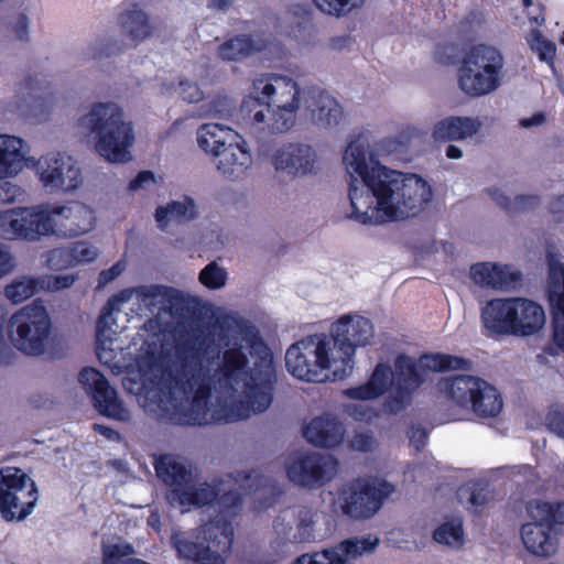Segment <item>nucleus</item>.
<instances>
[{
	"mask_svg": "<svg viewBox=\"0 0 564 564\" xmlns=\"http://www.w3.org/2000/svg\"><path fill=\"white\" fill-rule=\"evenodd\" d=\"M34 169L40 183L50 193L75 191L83 182L80 169L70 156L59 152L42 155Z\"/></svg>",
	"mask_w": 564,
	"mask_h": 564,
	"instance_id": "6ab92c4d",
	"label": "nucleus"
},
{
	"mask_svg": "<svg viewBox=\"0 0 564 564\" xmlns=\"http://www.w3.org/2000/svg\"><path fill=\"white\" fill-rule=\"evenodd\" d=\"M481 322L488 335L527 337L542 329L545 313L532 300L492 299L481 310Z\"/></svg>",
	"mask_w": 564,
	"mask_h": 564,
	"instance_id": "423d86ee",
	"label": "nucleus"
},
{
	"mask_svg": "<svg viewBox=\"0 0 564 564\" xmlns=\"http://www.w3.org/2000/svg\"><path fill=\"white\" fill-rule=\"evenodd\" d=\"M202 533L206 544L194 542L181 532L172 535L171 542L178 557L199 564H224L234 542L231 522L216 517L204 524Z\"/></svg>",
	"mask_w": 564,
	"mask_h": 564,
	"instance_id": "9b49d317",
	"label": "nucleus"
},
{
	"mask_svg": "<svg viewBox=\"0 0 564 564\" xmlns=\"http://www.w3.org/2000/svg\"><path fill=\"white\" fill-rule=\"evenodd\" d=\"M316 513L308 507H302L297 513V529L294 538L299 542H308L314 539V524Z\"/></svg>",
	"mask_w": 564,
	"mask_h": 564,
	"instance_id": "c03bdc74",
	"label": "nucleus"
},
{
	"mask_svg": "<svg viewBox=\"0 0 564 564\" xmlns=\"http://www.w3.org/2000/svg\"><path fill=\"white\" fill-rule=\"evenodd\" d=\"M550 212L553 215L564 214V194L555 197L550 204Z\"/></svg>",
	"mask_w": 564,
	"mask_h": 564,
	"instance_id": "338daca9",
	"label": "nucleus"
},
{
	"mask_svg": "<svg viewBox=\"0 0 564 564\" xmlns=\"http://www.w3.org/2000/svg\"><path fill=\"white\" fill-rule=\"evenodd\" d=\"M23 144L21 138L0 134V178L14 176L20 172L24 159Z\"/></svg>",
	"mask_w": 564,
	"mask_h": 564,
	"instance_id": "473e14b6",
	"label": "nucleus"
},
{
	"mask_svg": "<svg viewBox=\"0 0 564 564\" xmlns=\"http://www.w3.org/2000/svg\"><path fill=\"white\" fill-rule=\"evenodd\" d=\"M14 359L15 352L4 338V318L0 315V365H11Z\"/></svg>",
	"mask_w": 564,
	"mask_h": 564,
	"instance_id": "864d4df0",
	"label": "nucleus"
},
{
	"mask_svg": "<svg viewBox=\"0 0 564 564\" xmlns=\"http://www.w3.org/2000/svg\"><path fill=\"white\" fill-rule=\"evenodd\" d=\"M308 443L322 448H333L343 442L341 424L334 417H314L303 430Z\"/></svg>",
	"mask_w": 564,
	"mask_h": 564,
	"instance_id": "bb28decb",
	"label": "nucleus"
},
{
	"mask_svg": "<svg viewBox=\"0 0 564 564\" xmlns=\"http://www.w3.org/2000/svg\"><path fill=\"white\" fill-rule=\"evenodd\" d=\"M388 481H370L357 478L338 490L341 512L351 519H369L381 508L382 502L392 492Z\"/></svg>",
	"mask_w": 564,
	"mask_h": 564,
	"instance_id": "f3484780",
	"label": "nucleus"
},
{
	"mask_svg": "<svg viewBox=\"0 0 564 564\" xmlns=\"http://www.w3.org/2000/svg\"><path fill=\"white\" fill-rule=\"evenodd\" d=\"M95 212L80 202L40 204L0 212V237L37 241L42 237L75 238L89 232Z\"/></svg>",
	"mask_w": 564,
	"mask_h": 564,
	"instance_id": "7ed1b4c3",
	"label": "nucleus"
},
{
	"mask_svg": "<svg viewBox=\"0 0 564 564\" xmlns=\"http://www.w3.org/2000/svg\"><path fill=\"white\" fill-rule=\"evenodd\" d=\"M199 282L210 289L217 290L223 288L227 281V272L225 269L219 267L215 261L208 263L200 272H199Z\"/></svg>",
	"mask_w": 564,
	"mask_h": 564,
	"instance_id": "a18cd8bd",
	"label": "nucleus"
},
{
	"mask_svg": "<svg viewBox=\"0 0 564 564\" xmlns=\"http://www.w3.org/2000/svg\"><path fill=\"white\" fill-rule=\"evenodd\" d=\"M352 447L360 452H368L372 448L373 437L369 433H357L352 441Z\"/></svg>",
	"mask_w": 564,
	"mask_h": 564,
	"instance_id": "bf43d9fd",
	"label": "nucleus"
},
{
	"mask_svg": "<svg viewBox=\"0 0 564 564\" xmlns=\"http://www.w3.org/2000/svg\"><path fill=\"white\" fill-rule=\"evenodd\" d=\"M349 176L348 217L361 225L377 226L417 216L431 200L432 189L416 174L390 170L368 153L361 135L351 140L343 155Z\"/></svg>",
	"mask_w": 564,
	"mask_h": 564,
	"instance_id": "f03ea898",
	"label": "nucleus"
},
{
	"mask_svg": "<svg viewBox=\"0 0 564 564\" xmlns=\"http://www.w3.org/2000/svg\"><path fill=\"white\" fill-rule=\"evenodd\" d=\"M263 45L250 34H239L223 42L218 46V56L223 61L239 62L256 52H261Z\"/></svg>",
	"mask_w": 564,
	"mask_h": 564,
	"instance_id": "f704fd0d",
	"label": "nucleus"
},
{
	"mask_svg": "<svg viewBox=\"0 0 564 564\" xmlns=\"http://www.w3.org/2000/svg\"><path fill=\"white\" fill-rule=\"evenodd\" d=\"M303 102L311 121L317 127H335L343 117L340 104L333 96L318 87H310L304 90Z\"/></svg>",
	"mask_w": 564,
	"mask_h": 564,
	"instance_id": "4be33fe9",
	"label": "nucleus"
},
{
	"mask_svg": "<svg viewBox=\"0 0 564 564\" xmlns=\"http://www.w3.org/2000/svg\"><path fill=\"white\" fill-rule=\"evenodd\" d=\"M340 554L335 549L315 552L313 554H303L299 556L292 564H347V557H357L362 555L358 538H350L340 543Z\"/></svg>",
	"mask_w": 564,
	"mask_h": 564,
	"instance_id": "2f4dec72",
	"label": "nucleus"
},
{
	"mask_svg": "<svg viewBox=\"0 0 564 564\" xmlns=\"http://www.w3.org/2000/svg\"><path fill=\"white\" fill-rule=\"evenodd\" d=\"M437 388L457 406L470 410L478 419L497 417L503 406L500 392L488 381L470 375L443 378Z\"/></svg>",
	"mask_w": 564,
	"mask_h": 564,
	"instance_id": "9d476101",
	"label": "nucleus"
},
{
	"mask_svg": "<svg viewBox=\"0 0 564 564\" xmlns=\"http://www.w3.org/2000/svg\"><path fill=\"white\" fill-rule=\"evenodd\" d=\"M78 381L90 393L94 405L101 415L119 421L129 419V412L119 400L117 391L99 370L91 367L83 368Z\"/></svg>",
	"mask_w": 564,
	"mask_h": 564,
	"instance_id": "aec40b11",
	"label": "nucleus"
},
{
	"mask_svg": "<svg viewBox=\"0 0 564 564\" xmlns=\"http://www.w3.org/2000/svg\"><path fill=\"white\" fill-rule=\"evenodd\" d=\"M253 366L240 344L225 349L221 361L210 375L204 365L210 340L203 332L178 333L175 340L173 367L163 370L161 378L139 388L138 400L159 423L172 425H204L208 422L213 386L221 393L238 392L243 380L248 408L264 412L272 403L276 382L273 354L258 332L246 338Z\"/></svg>",
	"mask_w": 564,
	"mask_h": 564,
	"instance_id": "f257e3e1",
	"label": "nucleus"
},
{
	"mask_svg": "<svg viewBox=\"0 0 564 564\" xmlns=\"http://www.w3.org/2000/svg\"><path fill=\"white\" fill-rule=\"evenodd\" d=\"M256 96L243 98L239 112L243 119L262 123L272 107L300 106V89L292 78L264 74L253 80Z\"/></svg>",
	"mask_w": 564,
	"mask_h": 564,
	"instance_id": "ddd939ff",
	"label": "nucleus"
},
{
	"mask_svg": "<svg viewBox=\"0 0 564 564\" xmlns=\"http://www.w3.org/2000/svg\"><path fill=\"white\" fill-rule=\"evenodd\" d=\"M466 491L469 494L468 508L473 513L480 516L487 505L495 499V489L485 480L474 481Z\"/></svg>",
	"mask_w": 564,
	"mask_h": 564,
	"instance_id": "ea45409f",
	"label": "nucleus"
},
{
	"mask_svg": "<svg viewBox=\"0 0 564 564\" xmlns=\"http://www.w3.org/2000/svg\"><path fill=\"white\" fill-rule=\"evenodd\" d=\"M358 543L360 545V550L364 553H370L375 551L377 545L379 544L378 538H371V535L364 536L361 539H358Z\"/></svg>",
	"mask_w": 564,
	"mask_h": 564,
	"instance_id": "0e129e2a",
	"label": "nucleus"
},
{
	"mask_svg": "<svg viewBox=\"0 0 564 564\" xmlns=\"http://www.w3.org/2000/svg\"><path fill=\"white\" fill-rule=\"evenodd\" d=\"M300 106L272 107L268 112L271 113V123L269 128L273 132L289 131L295 123V112Z\"/></svg>",
	"mask_w": 564,
	"mask_h": 564,
	"instance_id": "37998d69",
	"label": "nucleus"
},
{
	"mask_svg": "<svg viewBox=\"0 0 564 564\" xmlns=\"http://www.w3.org/2000/svg\"><path fill=\"white\" fill-rule=\"evenodd\" d=\"M235 480L241 482V488L248 492H256L264 481V478L257 470L251 469L237 471Z\"/></svg>",
	"mask_w": 564,
	"mask_h": 564,
	"instance_id": "8fccbe9b",
	"label": "nucleus"
},
{
	"mask_svg": "<svg viewBox=\"0 0 564 564\" xmlns=\"http://www.w3.org/2000/svg\"><path fill=\"white\" fill-rule=\"evenodd\" d=\"M545 117L542 112L534 113L530 118H523L520 121V126L523 128H530L533 126L541 124L544 121Z\"/></svg>",
	"mask_w": 564,
	"mask_h": 564,
	"instance_id": "69168bd1",
	"label": "nucleus"
},
{
	"mask_svg": "<svg viewBox=\"0 0 564 564\" xmlns=\"http://www.w3.org/2000/svg\"><path fill=\"white\" fill-rule=\"evenodd\" d=\"M549 301L553 307V341L564 351V264L550 261Z\"/></svg>",
	"mask_w": 564,
	"mask_h": 564,
	"instance_id": "b1692460",
	"label": "nucleus"
},
{
	"mask_svg": "<svg viewBox=\"0 0 564 564\" xmlns=\"http://www.w3.org/2000/svg\"><path fill=\"white\" fill-rule=\"evenodd\" d=\"M393 370L390 365L379 362L368 381L358 387L345 390V394L354 400H373L383 395L393 383Z\"/></svg>",
	"mask_w": 564,
	"mask_h": 564,
	"instance_id": "c85d7f7f",
	"label": "nucleus"
},
{
	"mask_svg": "<svg viewBox=\"0 0 564 564\" xmlns=\"http://www.w3.org/2000/svg\"><path fill=\"white\" fill-rule=\"evenodd\" d=\"M48 85H44L37 77H28L20 84V93L26 96L31 102V107L50 106L52 96L48 93Z\"/></svg>",
	"mask_w": 564,
	"mask_h": 564,
	"instance_id": "a19ab883",
	"label": "nucleus"
},
{
	"mask_svg": "<svg viewBox=\"0 0 564 564\" xmlns=\"http://www.w3.org/2000/svg\"><path fill=\"white\" fill-rule=\"evenodd\" d=\"M37 499L35 481L21 468H0V516L4 521L26 519L33 512Z\"/></svg>",
	"mask_w": 564,
	"mask_h": 564,
	"instance_id": "2eb2a0df",
	"label": "nucleus"
},
{
	"mask_svg": "<svg viewBox=\"0 0 564 564\" xmlns=\"http://www.w3.org/2000/svg\"><path fill=\"white\" fill-rule=\"evenodd\" d=\"M351 0H313L316 8L322 12L339 17L350 10Z\"/></svg>",
	"mask_w": 564,
	"mask_h": 564,
	"instance_id": "3c124183",
	"label": "nucleus"
},
{
	"mask_svg": "<svg viewBox=\"0 0 564 564\" xmlns=\"http://www.w3.org/2000/svg\"><path fill=\"white\" fill-rule=\"evenodd\" d=\"M155 182V176L152 171H141L137 174V176L130 181L129 189L134 192L140 188H144L147 184H152Z\"/></svg>",
	"mask_w": 564,
	"mask_h": 564,
	"instance_id": "13d9d810",
	"label": "nucleus"
},
{
	"mask_svg": "<svg viewBox=\"0 0 564 564\" xmlns=\"http://www.w3.org/2000/svg\"><path fill=\"white\" fill-rule=\"evenodd\" d=\"M489 196L506 212L520 213L534 208L540 198L535 195H518L514 199L506 196L499 188H489Z\"/></svg>",
	"mask_w": 564,
	"mask_h": 564,
	"instance_id": "4c0bfd02",
	"label": "nucleus"
},
{
	"mask_svg": "<svg viewBox=\"0 0 564 564\" xmlns=\"http://www.w3.org/2000/svg\"><path fill=\"white\" fill-rule=\"evenodd\" d=\"M6 328L14 348L26 356L39 357L46 350L52 322L46 307L36 300L13 313Z\"/></svg>",
	"mask_w": 564,
	"mask_h": 564,
	"instance_id": "f8f14e48",
	"label": "nucleus"
},
{
	"mask_svg": "<svg viewBox=\"0 0 564 564\" xmlns=\"http://www.w3.org/2000/svg\"><path fill=\"white\" fill-rule=\"evenodd\" d=\"M216 167L218 172L226 178L238 180L251 164V155L249 151L235 141H229L219 151H215Z\"/></svg>",
	"mask_w": 564,
	"mask_h": 564,
	"instance_id": "393cba45",
	"label": "nucleus"
},
{
	"mask_svg": "<svg viewBox=\"0 0 564 564\" xmlns=\"http://www.w3.org/2000/svg\"><path fill=\"white\" fill-rule=\"evenodd\" d=\"M197 217L196 205L193 198L186 196L183 202L173 200L166 206H159L155 212V220L160 227H165L171 219L176 221H189Z\"/></svg>",
	"mask_w": 564,
	"mask_h": 564,
	"instance_id": "c9c22d12",
	"label": "nucleus"
},
{
	"mask_svg": "<svg viewBox=\"0 0 564 564\" xmlns=\"http://www.w3.org/2000/svg\"><path fill=\"white\" fill-rule=\"evenodd\" d=\"M118 15V24L124 35L135 44L144 41L152 34L149 15L137 2L124 1Z\"/></svg>",
	"mask_w": 564,
	"mask_h": 564,
	"instance_id": "a878e982",
	"label": "nucleus"
},
{
	"mask_svg": "<svg viewBox=\"0 0 564 564\" xmlns=\"http://www.w3.org/2000/svg\"><path fill=\"white\" fill-rule=\"evenodd\" d=\"M135 293L141 303L147 306L151 313L155 308L158 311L166 310L170 311H182L184 307V297L181 292L174 288L166 285H144L135 289Z\"/></svg>",
	"mask_w": 564,
	"mask_h": 564,
	"instance_id": "cd10ccee",
	"label": "nucleus"
},
{
	"mask_svg": "<svg viewBox=\"0 0 564 564\" xmlns=\"http://www.w3.org/2000/svg\"><path fill=\"white\" fill-rule=\"evenodd\" d=\"M505 59L501 52L487 44L474 45L457 69L460 90L469 97H481L496 90L501 83Z\"/></svg>",
	"mask_w": 564,
	"mask_h": 564,
	"instance_id": "1a4fd4ad",
	"label": "nucleus"
},
{
	"mask_svg": "<svg viewBox=\"0 0 564 564\" xmlns=\"http://www.w3.org/2000/svg\"><path fill=\"white\" fill-rule=\"evenodd\" d=\"M546 422L551 431L564 437V410L550 411L546 416Z\"/></svg>",
	"mask_w": 564,
	"mask_h": 564,
	"instance_id": "4d7b16f0",
	"label": "nucleus"
},
{
	"mask_svg": "<svg viewBox=\"0 0 564 564\" xmlns=\"http://www.w3.org/2000/svg\"><path fill=\"white\" fill-rule=\"evenodd\" d=\"M119 274H120V269H119V263H117L107 270H102L99 273V283L106 284V283L112 281L113 279H116Z\"/></svg>",
	"mask_w": 564,
	"mask_h": 564,
	"instance_id": "e2e57ef3",
	"label": "nucleus"
},
{
	"mask_svg": "<svg viewBox=\"0 0 564 564\" xmlns=\"http://www.w3.org/2000/svg\"><path fill=\"white\" fill-rule=\"evenodd\" d=\"M97 249L86 241L74 243L70 250L54 249L48 256V264L51 268H57V262L72 258L76 262L88 263L97 258Z\"/></svg>",
	"mask_w": 564,
	"mask_h": 564,
	"instance_id": "e433bc0d",
	"label": "nucleus"
},
{
	"mask_svg": "<svg viewBox=\"0 0 564 564\" xmlns=\"http://www.w3.org/2000/svg\"><path fill=\"white\" fill-rule=\"evenodd\" d=\"M338 460L333 455L302 453L293 457L285 467L291 482L306 489H318L337 474Z\"/></svg>",
	"mask_w": 564,
	"mask_h": 564,
	"instance_id": "a211bd4d",
	"label": "nucleus"
},
{
	"mask_svg": "<svg viewBox=\"0 0 564 564\" xmlns=\"http://www.w3.org/2000/svg\"><path fill=\"white\" fill-rule=\"evenodd\" d=\"M433 539L437 543L446 545L462 544L464 542L463 527L460 523H443L434 531Z\"/></svg>",
	"mask_w": 564,
	"mask_h": 564,
	"instance_id": "49530a36",
	"label": "nucleus"
},
{
	"mask_svg": "<svg viewBox=\"0 0 564 564\" xmlns=\"http://www.w3.org/2000/svg\"><path fill=\"white\" fill-rule=\"evenodd\" d=\"M525 509L533 520L521 527V539L525 549L538 556L554 554L557 540L551 532L555 524H564V502L533 499L527 503Z\"/></svg>",
	"mask_w": 564,
	"mask_h": 564,
	"instance_id": "4468645a",
	"label": "nucleus"
},
{
	"mask_svg": "<svg viewBox=\"0 0 564 564\" xmlns=\"http://www.w3.org/2000/svg\"><path fill=\"white\" fill-rule=\"evenodd\" d=\"M480 127L477 118L451 116L435 123L432 137L436 142L464 140L476 134Z\"/></svg>",
	"mask_w": 564,
	"mask_h": 564,
	"instance_id": "c756f323",
	"label": "nucleus"
},
{
	"mask_svg": "<svg viewBox=\"0 0 564 564\" xmlns=\"http://www.w3.org/2000/svg\"><path fill=\"white\" fill-rule=\"evenodd\" d=\"M471 365L473 362L469 359L444 352L423 354L419 365L411 356L401 354L394 360L397 395L390 399L387 405L393 413L404 409L405 399H409L424 382L420 368L434 372H445L449 370H470Z\"/></svg>",
	"mask_w": 564,
	"mask_h": 564,
	"instance_id": "0eeeda50",
	"label": "nucleus"
},
{
	"mask_svg": "<svg viewBox=\"0 0 564 564\" xmlns=\"http://www.w3.org/2000/svg\"><path fill=\"white\" fill-rule=\"evenodd\" d=\"M78 123L96 134V150L107 161L123 163L131 159L129 148L134 140L133 128L123 120V111L117 104H95Z\"/></svg>",
	"mask_w": 564,
	"mask_h": 564,
	"instance_id": "39448f33",
	"label": "nucleus"
},
{
	"mask_svg": "<svg viewBox=\"0 0 564 564\" xmlns=\"http://www.w3.org/2000/svg\"><path fill=\"white\" fill-rule=\"evenodd\" d=\"M154 467L158 477L170 488V500L181 507L199 508L217 502L221 509L231 511L241 505L242 497L237 490L220 495L218 488L207 482L197 487L192 470L171 456H161Z\"/></svg>",
	"mask_w": 564,
	"mask_h": 564,
	"instance_id": "20e7f679",
	"label": "nucleus"
},
{
	"mask_svg": "<svg viewBox=\"0 0 564 564\" xmlns=\"http://www.w3.org/2000/svg\"><path fill=\"white\" fill-rule=\"evenodd\" d=\"M528 43L541 62H545L551 68H554L556 45L553 41L545 39L541 31L534 29Z\"/></svg>",
	"mask_w": 564,
	"mask_h": 564,
	"instance_id": "79ce46f5",
	"label": "nucleus"
},
{
	"mask_svg": "<svg viewBox=\"0 0 564 564\" xmlns=\"http://www.w3.org/2000/svg\"><path fill=\"white\" fill-rule=\"evenodd\" d=\"M13 31L15 36L21 41L28 40L29 34V19L25 14L21 13L18 15L17 21L13 26Z\"/></svg>",
	"mask_w": 564,
	"mask_h": 564,
	"instance_id": "052dcab7",
	"label": "nucleus"
},
{
	"mask_svg": "<svg viewBox=\"0 0 564 564\" xmlns=\"http://www.w3.org/2000/svg\"><path fill=\"white\" fill-rule=\"evenodd\" d=\"M42 279V290L61 291L70 288L77 279L75 274L44 275Z\"/></svg>",
	"mask_w": 564,
	"mask_h": 564,
	"instance_id": "09e8293b",
	"label": "nucleus"
},
{
	"mask_svg": "<svg viewBox=\"0 0 564 564\" xmlns=\"http://www.w3.org/2000/svg\"><path fill=\"white\" fill-rule=\"evenodd\" d=\"M20 194V187L10 181L0 178V204L13 203Z\"/></svg>",
	"mask_w": 564,
	"mask_h": 564,
	"instance_id": "5fc2aeb1",
	"label": "nucleus"
},
{
	"mask_svg": "<svg viewBox=\"0 0 564 564\" xmlns=\"http://www.w3.org/2000/svg\"><path fill=\"white\" fill-rule=\"evenodd\" d=\"M332 348L337 347L339 366H335L333 380H344L352 371L356 348L367 346L373 337V325L362 316H341L332 325Z\"/></svg>",
	"mask_w": 564,
	"mask_h": 564,
	"instance_id": "dca6fc26",
	"label": "nucleus"
},
{
	"mask_svg": "<svg viewBox=\"0 0 564 564\" xmlns=\"http://www.w3.org/2000/svg\"><path fill=\"white\" fill-rule=\"evenodd\" d=\"M445 154L448 159L455 160V159H460L463 156V151L457 145L448 144L446 148Z\"/></svg>",
	"mask_w": 564,
	"mask_h": 564,
	"instance_id": "774afa93",
	"label": "nucleus"
},
{
	"mask_svg": "<svg viewBox=\"0 0 564 564\" xmlns=\"http://www.w3.org/2000/svg\"><path fill=\"white\" fill-rule=\"evenodd\" d=\"M332 340L324 333L308 335L293 343L285 352L288 371L306 382L333 380L337 357L332 356Z\"/></svg>",
	"mask_w": 564,
	"mask_h": 564,
	"instance_id": "6e6552de",
	"label": "nucleus"
},
{
	"mask_svg": "<svg viewBox=\"0 0 564 564\" xmlns=\"http://www.w3.org/2000/svg\"><path fill=\"white\" fill-rule=\"evenodd\" d=\"M133 553L134 547L128 542L122 544H104L101 564H118L121 557L129 556Z\"/></svg>",
	"mask_w": 564,
	"mask_h": 564,
	"instance_id": "de8ad7c7",
	"label": "nucleus"
},
{
	"mask_svg": "<svg viewBox=\"0 0 564 564\" xmlns=\"http://www.w3.org/2000/svg\"><path fill=\"white\" fill-rule=\"evenodd\" d=\"M315 156L311 145L288 143L278 149L273 164L276 171L285 172L288 175H306L313 170Z\"/></svg>",
	"mask_w": 564,
	"mask_h": 564,
	"instance_id": "5701e85b",
	"label": "nucleus"
},
{
	"mask_svg": "<svg viewBox=\"0 0 564 564\" xmlns=\"http://www.w3.org/2000/svg\"><path fill=\"white\" fill-rule=\"evenodd\" d=\"M470 276L475 283L492 289H508L520 280L519 272H510L507 267L490 262L473 264Z\"/></svg>",
	"mask_w": 564,
	"mask_h": 564,
	"instance_id": "7c9ffc66",
	"label": "nucleus"
},
{
	"mask_svg": "<svg viewBox=\"0 0 564 564\" xmlns=\"http://www.w3.org/2000/svg\"><path fill=\"white\" fill-rule=\"evenodd\" d=\"M240 135L231 128L219 123H204L197 130V142L199 148L210 154L219 151L229 141H235Z\"/></svg>",
	"mask_w": 564,
	"mask_h": 564,
	"instance_id": "72a5a7b5",
	"label": "nucleus"
},
{
	"mask_svg": "<svg viewBox=\"0 0 564 564\" xmlns=\"http://www.w3.org/2000/svg\"><path fill=\"white\" fill-rule=\"evenodd\" d=\"M42 290L41 278L23 276L4 289V294L12 303H21Z\"/></svg>",
	"mask_w": 564,
	"mask_h": 564,
	"instance_id": "58836bf2",
	"label": "nucleus"
},
{
	"mask_svg": "<svg viewBox=\"0 0 564 564\" xmlns=\"http://www.w3.org/2000/svg\"><path fill=\"white\" fill-rule=\"evenodd\" d=\"M180 95L183 100L191 104L198 102L204 98V93L200 90L198 85L189 82L180 83Z\"/></svg>",
	"mask_w": 564,
	"mask_h": 564,
	"instance_id": "603ef678",
	"label": "nucleus"
},
{
	"mask_svg": "<svg viewBox=\"0 0 564 564\" xmlns=\"http://www.w3.org/2000/svg\"><path fill=\"white\" fill-rule=\"evenodd\" d=\"M408 436L416 451H421L426 445L429 438L426 430L421 425H411Z\"/></svg>",
	"mask_w": 564,
	"mask_h": 564,
	"instance_id": "6e6d98bb",
	"label": "nucleus"
},
{
	"mask_svg": "<svg viewBox=\"0 0 564 564\" xmlns=\"http://www.w3.org/2000/svg\"><path fill=\"white\" fill-rule=\"evenodd\" d=\"M122 51V46L121 45H118V43L115 41L112 43H107L105 45H102L97 54L95 55V57H102V56H111V55H115L117 53H120Z\"/></svg>",
	"mask_w": 564,
	"mask_h": 564,
	"instance_id": "680f3d73",
	"label": "nucleus"
},
{
	"mask_svg": "<svg viewBox=\"0 0 564 564\" xmlns=\"http://www.w3.org/2000/svg\"><path fill=\"white\" fill-rule=\"evenodd\" d=\"M129 300L127 291L112 295L102 307L96 324L95 351L98 360L110 367L109 362L115 358V350L111 347L116 332L111 329L115 324L112 313L119 311L121 303Z\"/></svg>",
	"mask_w": 564,
	"mask_h": 564,
	"instance_id": "412c9836",
	"label": "nucleus"
}]
</instances>
